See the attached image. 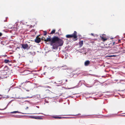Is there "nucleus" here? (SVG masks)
Listing matches in <instances>:
<instances>
[{"mask_svg": "<svg viewBox=\"0 0 125 125\" xmlns=\"http://www.w3.org/2000/svg\"><path fill=\"white\" fill-rule=\"evenodd\" d=\"M58 38L56 37H55L53 38L51 41V43H54L57 42L58 40Z\"/></svg>", "mask_w": 125, "mask_h": 125, "instance_id": "f257e3e1", "label": "nucleus"}, {"mask_svg": "<svg viewBox=\"0 0 125 125\" xmlns=\"http://www.w3.org/2000/svg\"><path fill=\"white\" fill-rule=\"evenodd\" d=\"M100 38L104 41H105L107 40V39L106 38V35L103 34L100 36Z\"/></svg>", "mask_w": 125, "mask_h": 125, "instance_id": "f03ea898", "label": "nucleus"}, {"mask_svg": "<svg viewBox=\"0 0 125 125\" xmlns=\"http://www.w3.org/2000/svg\"><path fill=\"white\" fill-rule=\"evenodd\" d=\"M57 43H58L60 46H61L63 44V41L61 39L58 38V40L57 42Z\"/></svg>", "mask_w": 125, "mask_h": 125, "instance_id": "7ed1b4c3", "label": "nucleus"}, {"mask_svg": "<svg viewBox=\"0 0 125 125\" xmlns=\"http://www.w3.org/2000/svg\"><path fill=\"white\" fill-rule=\"evenodd\" d=\"M72 35L74 38H77V32L76 31H74L73 34H72Z\"/></svg>", "mask_w": 125, "mask_h": 125, "instance_id": "20e7f679", "label": "nucleus"}, {"mask_svg": "<svg viewBox=\"0 0 125 125\" xmlns=\"http://www.w3.org/2000/svg\"><path fill=\"white\" fill-rule=\"evenodd\" d=\"M22 47L24 49L27 48L28 47V45L27 44H22Z\"/></svg>", "mask_w": 125, "mask_h": 125, "instance_id": "39448f33", "label": "nucleus"}, {"mask_svg": "<svg viewBox=\"0 0 125 125\" xmlns=\"http://www.w3.org/2000/svg\"><path fill=\"white\" fill-rule=\"evenodd\" d=\"M41 41V39L39 38H37L35 40V42L37 43H39Z\"/></svg>", "mask_w": 125, "mask_h": 125, "instance_id": "423d86ee", "label": "nucleus"}, {"mask_svg": "<svg viewBox=\"0 0 125 125\" xmlns=\"http://www.w3.org/2000/svg\"><path fill=\"white\" fill-rule=\"evenodd\" d=\"M51 39L50 37L49 38H48L46 39H45L44 40V41H45L47 42H50V41L51 42Z\"/></svg>", "mask_w": 125, "mask_h": 125, "instance_id": "0eeeda50", "label": "nucleus"}, {"mask_svg": "<svg viewBox=\"0 0 125 125\" xmlns=\"http://www.w3.org/2000/svg\"><path fill=\"white\" fill-rule=\"evenodd\" d=\"M90 62L89 61H86L84 63L85 65V66H87L90 63Z\"/></svg>", "mask_w": 125, "mask_h": 125, "instance_id": "6e6552de", "label": "nucleus"}, {"mask_svg": "<svg viewBox=\"0 0 125 125\" xmlns=\"http://www.w3.org/2000/svg\"><path fill=\"white\" fill-rule=\"evenodd\" d=\"M10 61L7 59H5L4 60V62L5 63H10Z\"/></svg>", "mask_w": 125, "mask_h": 125, "instance_id": "1a4fd4ad", "label": "nucleus"}, {"mask_svg": "<svg viewBox=\"0 0 125 125\" xmlns=\"http://www.w3.org/2000/svg\"><path fill=\"white\" fill-rule=\"evenodd\" d=\"M66 37L67 38H69L73 37L72 34L67 35L66 36Z\"/></svg>", "mask_w": 125, "mask_h": 125, "instance_id": "9d476101", "label": "nucleus"}, {"mask_svg": "<svg viewBox=\"0 0 125 125\" xmlns=\"http://www.w3.org/2000/svg\"><path fill=\"white\" fill-rule=\"evenodd\" d=\"M27 117L30 118L35 119V117L34 116H28Z\"/></svg>", "mask_w": 125, "mask_h": 125, "instance_id": "9b49d317", "label": "nucleus"}, {"mask_svg": "<svg viewBox=\"0 0 125 125\" xmlns=\"http://www.w3.org/2000/svg\"><path fill=\"white\" fill-rule=\"evenodd\" d=\"M79 45L80 47H81L82 46L83 44V42L82 41H80L79 43Z\"/></svg>", "mask_w": 125, "mask_h": 125, "instance_id": "f8f14e48", "label": "nucleus"}, {"mask_svg": "<svg viewBox=\"0 0 125 125\" xmlns=\"http://www.w3.org/2000/svg\"><path fill=\"white\" fill-rule=\"evenodd\" d=\"M35 119H42V118L41 116H38V117H35Z\"/></svg>", "mask_w": 125, "mask_h": 125, "instance_id": "ddd939ff", "label": "nucleus"}, {"mask_svg": "<svg viewBox=\"0 0 125 125\" xmlns=\"http://www.w3.org/2000/svg\"><path fill=\"white\" fill-rule=\"evenodd\" d=\"M57 47L56 46H55V45H54L53 46V49H57Z\"/></svg>", "mask_w": 125, "mask_h": 125, "instance_id": "4468645a", "label": "nucleus"}, {"mask_svg": "<svg viewBox=\"0 0 125 125\" xmlns=\"http://www.w3.org/2000/svg\"><path fill=\"white\" fill-rule=\"evenodd\" d=\"M55 30H53L51 32V34H53L55 32Z\"/></svg>", "mask_w": 125, "mask_h": 125, "instance_id": "2eb2a0df", "label": "nucleus"}, {"mask_svg": "<svg viewBox=\"0 0 125 125\" xmlns=\"http://www.w3.org/2000/svg\"><path fill=\"white\" fill-rule=\"evenodd\" d=\"M52 117L55 119H58V116H52Z\"/></svg>", "mask_w": 125, "mask_h": 125, "instance_id": "dca6fc26", "label": "nucleus"}, {"mask_svg": "<svg viewBox=\"0 0 125 125\" xmlns=\"http://www.w3.org/2000/svg\"><path fill=\"white\" fill-rule=\"evenodd\" d=\"M10 113L11 114H15L16 113V111H14L13 112H11Z\"/></svg>", "mask_w": 125, "mask_h": 125, "instance_id": "f3484780", "label": "nucleus"}, {"mask_svg": "<svg viewBox=\"0 0 125 125\" xmlns=\"http://www.w3.org/2000/svg\"><path fill=\"white\" fill-rule=\"evenodd\" d=\"M43 114V113H38V114Z\"/></svg>", "mask_w": 125, "mask_h": 125, "instance_id": "a211bd4d", "label": "nucleus"}, {"mask_svg": "<svg viewBox=\"0 0 125 125\" xmlns=\"http://www.w3.org/2000/svg\"><path fill=\"white\" fill-rule=\"evenodd\" d=\"M47 33L46 32H45L44 33V35H46Z\"/></svg>", "mask_w": 125, "mask_h": 125, "instance_id": "6ab92c4d", "label": "nucleus"}, {"mask_svg": "<svg viewBox=\"0 0 125 125\" xmlns=\"http://www.w3.org/2000/svg\"><path fill=\"white\" fill-rule=\"evenodd\" d=\"M115 55H111L110 56V57H115Z\"/></svg>", "mask_w": 125, "mask_h": 125, "instance_id": "aec40b11", "label": "nucleus"}, {"mask_svg": "<svg viewBox=\"0 0 125 125\" xmlns=\"http://www.w3.org/2000/svg\"><path fill=\"white\" fill-rule=\"evenodd\" d=\"M2 35V33H1V32H0V36H1Z\"/></svg>", "mask_w": 125, "mask_h": 125, "instance_id": "412c9836", "label": "nucleus"}, {"mask_svg": "<svg viewBox=\"0 0 125 125\" xmlns=\"http://www.w3.org/2000/svg\"><path fill=\"white\" fill-rule=\"evenodd\" d=\"M62 117H59V116H58V119H61L62 118Z\"/></svg>", "mask_w": 125, "mask_h": 125, "instance_id": "4be33fe9", "label": "nucleus"}, {"mask_svg": "<svg viewBox=\"0 0 125 125\" xmlns=\"http://www.w3.org/2000/svg\"><path fill=\"white\" fill-rule=\"evenodd\" d=\"M12 116L14 117H15V115H12Z\"/></svg>", "mask_w": 125, "mask_h": 125, "instance_id": "5701e85b", "label": "nucleus"}, {"mask_svg": "<svg viewBox=\"0 0 125 125\" xmlns=\"http://www.w3.org/2000/svg\"><path fill=\"white\" fill-rule=\"evenodd\" d=\"M7 106L5 108H4L3 109H2V110H3L7 108Z\"/></svg>", "mask_w": 125, "mask_h": 125, "instance_id": "b1692460", "label": "nucleus"}, {"mask_svg": "<svg viewBox=\"0 0 125 125\" xmlns=\"http://www.w3.org/2000/svg\"><path fill=\"white\" fill-rule=\"evenodd\" d=\"M3 56H4V57H5L7 56V55H4Z\"/></svg>", "mask_w": 125, "mask_h": 125, "instance_id": "393cba45", "label": "nucleus"}, {"mask_svg": "<svg viewBox=\"0 0 125 125\" xmlns=\"http://www.w3.org/2000/svg\"><path fill=\"white\" fill-rule=\"evenodd\" d=\"M121 116H125V115H121Z\"/></svg>", "mask_w": 125, "mask_h": 125, "instance_id": "a878e982", "label": "nucleus"}, {"mask_svg": "<svg viewBox=\"0 0 125 125\" xmlns=\"http://www.w3.org/2000/svg\"><path fill=\"white\" fill-rule=\"evenodd\" d=\"M26 91H28V92H29V90H26Z\"/></svg>", "mask_w": 125, "mask_h": 125, "instance_id": "bb28decb", "label": "nucleus"}, {"mask_svg": "<svg viewBox=\"0 0 125 125\" xmlns=\"http://www.w3.org/2000/svg\"><path fill=\"white\" fill-rule=\"evenodd\" d=\"M7 21V20H6L4 21L5 22H6V21Z\"/></svg>", "mask_w": 125, "mask_h": 125, "instance_id": "cd10ccee", "label": "nucleus"}, {"mask_svg": "<svg viewBox=\"0 0 125 125\" xmlns=\"http://www.w3.org/2000/svg\"><path fill=\"white\" fill-rule=\"evenodd\" d=\"M28 107H26V109H28Z\"/></svg>", "mask_w": 125, "mask_h": 125, "instance_id": "c85d7f7f", "label": "nucleus"}, {"mask_svg": "<svg viewBox=\"0 0 125 125\" xmlns=\"http://www.w3.org/2000/svg\"><path fill=\"white\" fill-rule=\"evenodd\" d=\"M91 35H93V34H92V33H91Z\"/></svg>", "mask_w": 125, "mask_h": 125, "instance_id": "c756f323", "label": "nucleus"}, {"mask_svg": "<svg viewBox=\"0 0 125 125\" xmlns=\"http://www.w3.org/2000/svg\"><path fill=\"white\" fill-rule=\"evenodd\" d=\"M17 48H19V47H17Z\"/></svg>", "mask_w": 125, "mask_h": 125, "instance_id": "7c9ffc66", "label": "nucleus"}, {"mask_svg": "<svg viewBox=\"0 0 125 125\" xmlns=\"http://www.w3.org/2000/svg\"><path fill=\"white\" fill-rule=\"evenodd\" d=\"M16 113H17V112H18L17 111H16Z\"/></svg>", "mask_w": 125, "mask_h": 125, "instance_id": "2f4dec72", "label": "nucleus"}, {"mask_svg": "<svg viewBox=\"0 0 125 125\" xmlns=\"http://www.w3.org/2000/svg\"><path fill=\"white\" fill-rule=\"evenodd\" d=\"M66 82L67 81V80H66Z\"/></svg>", "mask_w": 125, "mask_h": 125, "instance_id": "473e14b6", "label": "nucleus"}, {"mask_svg": "<svg viewBox=\"0 0 125 125\" xmlns=\"http://www.w3.org/2000/svg\"><path fill=\"white\" fill-rule=\"evenodd\" d=\"M80 52V53H81V52Z\"/></svg>", "mask_w": 125, "mask_h": 125, "instance_id": "72a5a7b5", "label": "nucleus"}, {"mask_svg": "<svg viewBox=\"0 0 125 125\" xmlns=\"http://www.w3.org/2000/svg\"><path fill=\"white\" fill-rule=\"evenodd\" d=\"M36 107H37L38 108H39L38 106H37Z\"/></svg>", "mask_w": 125, "mask_h": 125, "instance_id": "f704fd0d", "label": "nucleus"}, {"mask_svg": "<svg viewBox=\"0 0 125 125\" xmlns=\"http://www.w3.org/2000/svg\"><path fill=\"white\" fill-rule=\"evenodd\" d=\"M28 98V97H27L26 98Z\"/></svg>", "mask_w": 125, "mask_h": 125, "instance_id": "c9c22d12", "label": "nucleus"}, {"mask_svg": "<svg viewBox=\"0 0 125 125\" xmlns=\"http://www.w3.org/2000/svg\"><path fill=\"white\" fill-rule=\"evenodd\" d=\"M86 53H85V54H86Z\"/></svg>", "mask_w": 125, "mask_h": 125, "instance_id": "e433bc0d", "label": "nucleus"}, {"mask_svg": "<svg viewBox=\"0 0 125 125\" xmlns=\"http://www.w3.org/2000/svg\"><path fill=\"white\" fill-rule=\"evenodd\" d=\"M7 17H6V19H7Z\"/></svg>", "mask_w": 125, "mask_h": 125, "instance_id": "4c0bfd02", "label": "nucleus"}]
</instances>
